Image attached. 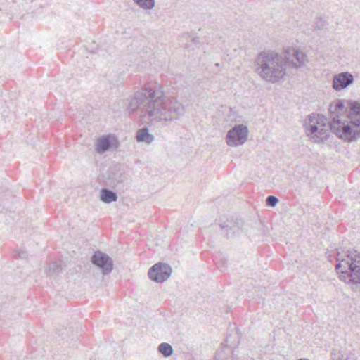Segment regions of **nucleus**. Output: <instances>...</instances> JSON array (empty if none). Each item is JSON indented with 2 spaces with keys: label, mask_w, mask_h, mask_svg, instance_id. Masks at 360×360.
Here are the masks:
<instances>
[{
  "label": "nucleus",
  "mask_w": 360,
  "mask_h": 360,
  "mask_svg": "<svg viewBox=\"0 0 360 360\" xmlns=\"http://www.w3.org/2000/svg\"><path fill=\"white\" fill-rule=\"evenodd\" d=\"M345 105L342 100L330 105V121L320 114L312 113L305 120L304 127L309 140L316 143L326 141L331 131L339 138L353 141L360 136V102L350 103V110L345 119L342 112Z\"/></svg>",
  "instance_id": "obj_1"
},
{
  "label": "nucleus",
  "mask_w": 360,
  "mask_h": 360,
  "mask_svg": "<svg viewBox=\"0 0 360 360\" xmlns=\"http://www.w3.org/2000/svg\"><path fill=\"white\" fill-rule=\"evenodd\" d=\"M141 110V117L158 127H167L179 121L186 113V106L175 96H165L161 88L145 86L129 100L127 110Z\"/></svg>",
  "instance_id": "obj_2"
},
{
  "label": "nucleus",
  "mask_w": 360,
  "mask_h": 360,
  "mask_svg": "<svg viewBox=\"0 0 360 360\" xmlns=\"http://www.w3.org/2000/svg\"><path fill=\"white\" fill-rule=\"evenodd\" d=\"M255 72L264 81L276 84L285 79L286 72L284 58L274 51H262L254 61Z\"/></svg>",
  "instance_id": "obj_3"
},
{
  "label": "nucleus",
  "mask_w": 360,
  "mask_h": 360,
  "mask_svg": "<svg viewBox=\"0 0 360 360\" xmlns=\"http://www.w3.org/2000/svg\"><path fill=\"white\" fill-rule=\"evenodd\" d=\"M335 269L340 274V279L348 284L360 283V252L347 250L345 257H338Z\"/></svg>",
  "instance_id": "obj_4"
},
{
  "label": "nucleus",
  "mask_w": 360,
  "mask_h": 360,
  "mask_svg": "<svg viewBox=\"0 0 360 360\" xmlns=\"http://www.w3.org/2000/svg\"><path fill=\"white\" fill-rule=\"evenodd\" d=\"M249 130L243 124H236L226 136V143L229 146L237 147L244 144L248 139Z\"/></svg>",
  "instance_id": "obj_5"
},
{
  "label": "nucleus",
  "mask_w": 360,
  "mask_h": 360,
  "mask_svg": "<svg viewBox=\"0 0 360 360\" xmlns=\"http://www.w3.org/2000/svg\"><path fill=\"white\" fill-rule=\"evenodd\" d=\"M285 64L288 63L292 68H300L308 62L305 53L296 48H288L284 51Z\"/></svg>",
  "instance_id": "obj_6"
},
{
  "label": "nucleus",
  "mask_w": 360,
  "mask_h": 360,
  "mask_svg": "<svg viewBox=\"0 0 360 360\" xmlns=\"http://www.w3.org/2000/svg\"><path fill=\"white\" fill-rule=\"evenodd\" d=\"M93 264L101 269L103 275L111 273L113 269V261L110 257L101 251H96L91 258Z\"/></svg>",
  "instance_id": "obj_7"
},
{
  "label": "nucleus",
  "mask_w": 360,
  "mask_h": 360,
  "mask_svg": "<svg viewBox=\"0 0 360 360\" xmlns=\"http://www.w3.org/2000/svg\"><path fill=\"white\" fill-rule=\"evenodd\" d=\"M172 273L171 267L166 264L158 263L148 271V277L157 283H162L167 280Z\"/></svg>",
  "instance_id": "obj_8"
},
{
  "label": "nucleus",
  "mask_w": 360,
  "mask_h": 360,
  "mask_svg": "<svg viewBox=\"0 0 360 360\" xmlns=\"http://www.w3.org/2000/svg\"><path fill=\"white\" fill-rule=\"evenodd\" d=\"M354 82V76L348 72H343L334 75L332 86L335 91L346 89Z\"/></svg>",
  "instance_id": "obj_9"
},
{
  "label": "nucleus",
  "mask_w": 360,
  "mask_h": 360,
  "mask_svg": "<svg viewBox=\"0 0 360 360\" xmlns=\"http://www.w3.org/2000/svg\"><path fill=\"white\" fill-rule=\"evenodd\" d=\"M136 139L138 142H144L150 144L153 142L154 136L150 133L147 127H143L136 131Z\"/></svg>",
  "instance_id": "obj_10"
},
{
  "label": "nucleus",
  "mask_w": 360,
  "mask_h": 360,
  "mask_svg": "<svg viewBox=\"0 0 360 360\" xmlns=\"http://www.w3.org/2000/svg\"><path fill=\"white\" fill-rule=\"evenodd\" d=\"M220 227L226 231L227 238L234 236L239 230L238 226L236 225V221L229 219L221 223Z\"/></svg>",
  "instance_id": "obj_11"
},
{
  "label": "nucleus",
  "mask_w": 360,
  "mask_h": 360,
  "mask_svg": "<svg viewBox=\"0 0 360 360\" xmlns=\"http://www.w3.org/2000/svg\"><path fill=\"white\" fill-rule=\"evenodd\" d=\"M110 137L109 136H103L98 139L96 150L98 153H103L110 148Z\"/></svg>",
  "instance_id": "obj_12"
},
{
  "label": "nucleus",
  "mask_w": 360,
  "mask_h": 360,
  "mask_svg": "<svg viewBox=\"0 0 360 360\" xmlns=\"http://www.w3.org/2000/svg\"><path fill=\"white\" fill-rule=\"evenodd\" d=\"M101 200L105 203L115 202L117 200V195L112 191L103 188L101 191Z\"/></svg>",
  "instance_id": "obj_13"
},
{
  "label": "nucleus",
  "mask_w": 360,
  "mask_h": 360,
  "mask_svg": "<svg viewBox=\"0 0 360 360\" xmlns=\"http://www.w3.org/2000/svg\"><path fill=\"white\" fill-rule=\"evenodd\" d=\"M231 347L224 345L219 349L215 354V360H226L232 354Z\"/></svg>",
  "instance_id": "obj_14"
},
{
  "label": "nucleus",
  "mask_w": 360,
  "mask_h": 360,
  "mask_svg": "<svg viewBox=\"0 0 360 360\" xmlns=\"http://www.w3.org/2000/svg\"><path fill=\"white\" fill-rule=\"evenodd\" d=\"M158 351L165 356L169 357L172 355L174 352L173 347L171 345L163 342L158 346Z\"/></svg>",
  "instance_id": "obj_15"
},
{
  "label": "nucleus",
  "mask_w": 360,
  "mask_h": 360,
  "mask_svg": "<svg viewBox=\"0 0 360 360\" xmlns=\"http://www.w3.org/2000/svg\"><path fill=\"white\" fill-rule=\"evenodd\" d=\"M61 266L57 262H53L49 264L46 273L49 276L58 274L61 271Z\"/></svg>",
  "instance_id": "obj_16"
},
{
  "label": "nucleus",
  "mask_w": 360,
  "mask_h": 360,
  "mask_svg": "<svg viewBox=\"0 0 360 360\" xmlns=\"http://www.w3.org/2000/svg\"><path fill=\"white\" fill-rule=\"evenodd\" d=\"M140 8L150 10L155 6V0H133Z\"/></svg>",
  "instance_id": "obj_17"
},
{
  "label": "nucleus",
  "mask_w": 360,
  "mask_h": 360,
  "mask_svg": "<svg viewBox=\"0 0 360 360\" xmlns=\"http://www.w3.org/2000/svg\"><path fill=\"white\" fill-rule=\"evenodd\" d=\"M124 174L122 172L118 170L117 174H112L110 176V179L111 180V183L114 184H117L122 183L124 181Z\"/></svg>",
  "instance_id": "obj_18"
},
{
  "label": "nucleus",
  "mask_w": 360,
  "mask_h": 360,
  "mask_svg": "<svg viewBox=\"0 0 360 360\" xmlns=\"http://www.w3.org/2000/svg\"><path fill=\"white\" fill-rule=\"evenodd\" d=\"M327 25L326 22L323 20L322 18H316L314 25H313V30L314 31H319L321 30L323 28H325Z\"/></svg>",
  "instance_id": "obj_19"
},
{
  "label": "nucleus",
  "mask_w": 360,
  "mask_h": 360,
  "mask_svg": "<svg viewBox=\"0 0 360 360\" xmlns=\"http://www.w3.org/2000/svg\"><path fill=\"white\" fill-rule=\"evenodd\" d=\"M338 360H358L355 354L352 352H345L341 354Z\"/></svg>",
  "instance_id": "obj_20"
},
{
  "label": "nucleus",
  "mask_w": 360,
  "mask_h": 360,
  "mask_svg": "<svg viewBox=\"0 0 360 360\" xmlns=\"http://www.w3.org/2000/svg\"><path fill=\"white\" fill-rule=\"evenodd\" d=\"M278 199L274 195L268 196L266 200V205L270 207H275L278 204Z\"/></svg>",
  "instance_id": "obj_21"
},
{
  "label": "nucleus",
  "mask_w": 360,
  "mask_h": 360,
  "mask_svg": "<svg viewBox=\"0 0 360 360\" xmlns=\"http://www.w3.org/2000/svg\"><path fill=\"white\" fill-rule=\"evenodd\" d=\"M216 265L221 271H224L226 269V259L221 258L219 261L216 262Z\"/></svg>",
  "instance_id": "obj_22"
},
{
  "label": "nucleus",
  "mask_w": 360,
  "mask_h": 360,
  "mask_svg": "<svg viewBox=\"0 0 360 360\" xmlns=\"http://www.w3.org/2000/svg\"><path fill=\"white\" fill-rule=\"evenodd\" d=\"M27 256V253L25 250H16L15 251V257H17L18 258H26Z\"/></svg>",
  "instance_id": "obj_23"
},
{
  "label": "nucleus",
  "mask_w": 360,
  "mask_h": 360,
  "mask_svg": "<svg viewBox=\"0 0 360 360\" xmlns=\"http://www.w3.org/2000/svg\"><path fill=\"white\" fill-rule=\"evenodd\" d=\"M193 41L195 45H198L200 43L199 37H194L193 39Z\"/></svg>",
  "instance_id": "obj_24"
}]
</instances>
